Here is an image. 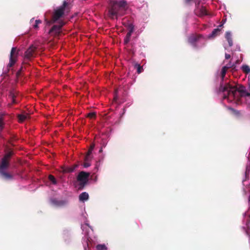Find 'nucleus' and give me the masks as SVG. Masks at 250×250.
I'll return each instance as SVG.
<instances>
[{"mask_svg": "<svg viewBox=\"0 0 250 250\" xmlns=\"http://www.w3.org/2000/svg\"><path fill=\"white\" fill-rule=\"evenodd\" d=\"M219 91L224 93V99H239L243 96H250V93L247 91L245 86L240 85L237 87L231 85L229 83H225V85L221 83Z\"/></svg>", "mask_w": 250, "mask_h": 250, "instance_id": "1", "label": "nucleus"}, {"mask_svg": "<svg viewBox=\"0 0 250 250\" xmlns=\"http://www.w3.org/2000/svg\"><path fill=\"white\" fill-rule=\"evenodd\" d=\"M127 4L125 0H109L107 11V16L112 20L117 19L119 16L125 14Z\"/></svg>", "mask_w": 250, "mask_h": 250, "instance_id": "2", "label": "nucleus"}, {"mask_svg": "<svg viewBox=\"0 0 250 250\" xmlns=\"http://www.w3.org/2000/svg\"><path fill=\"white\" fill-rule=\"evenodd\" d=\"M68 3L66 1H64L62 5L54 10L51 20H47L46 19L45 20L46 24L50 25L62 18L64 15L65 10L68 9Z\"/></svg>", "mask_w": 250, "mask_h": 250, "instance_id": "3", "label": "nucleus"}, {"mask_svg": "<svg viewBox=\"0 0 250 250\" xmlns=\"http://www.w3.org/2000/svg\"><path fill=\"white\" fill-rule=\"evenodd\" d=\"M90 173L82 171L80 172L77 176V179L80 182L79 189H83L88 181V177Z\"/></svg>", "mask_w": 250, "mask_h": 250, "instance_id": "4", "label": "nucleus"}, {"mask_svg": "<svg viewBox=\"0 0 250 250\" xmlns=\"http://www.w3.org/2000/svg\"><path fill=\"white\" fill-rule=\"evenodd\" d=\"M19 50L16 47H12L10 55L9 62L7 65V67H12L17 61V58L19 55Z\"/></svg>", "mask_w": 250, "mask_h": 250, "instance_id": "5", "label": "nucleus"}, {"mask_svg": "<svg viewBox=\"0 0 250 250\" xmlns=\"http://www.w3.org/2000/svg\"><path fill=\"white\" fill-rule=\"evenodd\" d=\"M64 22L61 21L59 24L54 25L49 31V34L55 37L59 36L62 33V28Z\"/></svg>", "mask_w": 250, "mask_h": 250, "instance_id": "6", "label": "nucleus"}, {"mask_svg": "<svg viewBox=\"0 0 250 250\" xmlns=\"http://www.w3.org/2000/svg\"><path fill=\"white\" fill-rule=\"evenodd\" d=\"M36 47L32 45L30 46L24 53V64H28L29 61L34 57V53L36 51Z\"/></svg>", "mask_w": 250, "mask_h": 250, "instance_id": "7", "label": "nucleus"}, {"mask_svg": "<svg viewBox=\"0 0 250 250\" xmlns=\"http://www.w3.org/2000/svg\"><path fill=\"white\" fill-rule=\"evenodd\" d=\"M202 36L201 35L192 34L188 38V42L194 47H196V42L199 41Z\"/></svg>", "mask_w": 250, "mask_h": 250, "instance_id": "8", "label": "nucleus"}, {"mask_svg": "<svg viewBox=\"0 0 250 250\" xmlns=\"http://www.w3.org/2000/svg\"><path fill=\"white\" fill-rule=\"evenodd\" d=\"M51 204L56 207H62L66 204V202L64 200H58L56 198H52L50 200Z\"/></svg>", "mask_w": 250, "mask_h": 250, "instance_id": "9", "label": "nucleus"}, {"mask_svg": "<svg viewBox=\"0 0 250 250\" xmlns=\"http://www.w3.org/2000/svg\"><path fill=\"white\" fill-rule=\"evenodd\" d=\"M9 166V161L4 159H2L0 165V170H6Z\"/></svg>", "mask_w": 250, "mask_h": 250, "instance_id": "10", "label": "nucleus"}, {"mask_svg": "<svg viewBox=\"0 0 250 250\" xmlns=\"http://www.w3.org/2000/svg\"><path fill=\"white\" fill-rule=\"evenodd\" d=\"M0 175L6 180H11L13 179V175L5 171V170H0Z\"/></svg>", "mask_w": 250, "mask_h": 250, "instance_id": "11", "label": "nucleus"}, {"mask_svg": "<svg viewBox=\"0 0 250 250\" xmlns=\"http://www.w3.org/2000/svg\"><path fill=\"white\" fill-rule=\"evenodd\" d=\"M225 38L228 42L229 46H232L233 45V42L231 38V34L230 32L227 31L226 33Z\"/></svg>", "mask_w": 250, "mask_h": 250, "instance_id": "12", "label": "nucleus"}, {"mask_svg": "<svg viewBox=\"0 0 250 250\" xmlns=\"http://www.w3.org/2000/svg\"><path fill=\"white\" fill-rule=\"evenodd\" d=\"M29 117V115L28 113L19 114L18 116L19 122L20 123H22L26 119H27Z\"/></svg>", "mask_w": 250, "mask_h": 250, "instance_id": "13", "label": "nucleus"}, {"mask_svg": "<svg viewBox=\"0 0 250 250\" xmlns=\"http://www.w3.org/2000/svg\"><path fill=\"white\" fill-rule=\"evenodd\" d=\"M89 195L86 192H82L79 195V200L81 201L84 202L88 199Z\"/></svg>", "mask_w": 250, "mask_h": 250, "instance_id": "14", "label": "nucleus"}, {"mask_svg": "<svg viewBox=\"0 0 250 250\" xmlns=\"http://www.w3.org/2000/svg\"><path fill=\"white\" fill-rule=\"evenodd\" d=\"M250 166H247L245 171V179L243 180L242 182L244 183L245 181L249 180L250 179Z\"/></svg>", "mask_w": 250, "mask_h": 250, "instance_id": "15", "label": "nucleus"}, {"mask_svg": "<svg viewBox=\"0 0 250 250\" xmlns=\"http://www.w3.org/2000/svg\"><path fill=\"white\" fill-rule=\"evenodd\" d=\"M221 29L217 28L213 29L211 34L209 36L210 38H214L220 34Z\"/></svg>", "mask_w": 250, "mask_h": 250, "instance_id": "16", "label": "nucleus"}, {"mask_svg": "<svg viewBox=\"0 0 250 250\" xmlns=\"http://www.w3.org/2000/svg\"><path fill=\"white\" fill-rule=\"evenodd\" d=\"M241 69L245 74H248L250 73V67L248 65H243L241 66Z\"/></svg>", "mask_w": 250, "mask_h": 250, "instance_id": "17", "label": "nucleus"}, {"mask_svg": "<svg viewBox=\"0 0 250 250\" xmlns=\"http://www.w3.org/2000/svg\"><path fill=\"white\" fill-rule=\"evenodd\" d=\"M228 70V69H227V68L226 67H223L222 70H221V79H222V81L220 83V84L222 83H223V85H225V84H224V83H223V81H224V79L225 77V75H226V72H227V71Z\"/></svg>", "mask_w": 250, "mask_h": 250, "instance_id": "18", "label": "nucleus"}, {"mask_svg": "<svg viewBox=\"0 0 250 250\" xmlns=\"http://www.w3.org/2000/svg\"><path fill=\"white\" fill-rule=\"evenodd\" d=\"M199 15L200 16H206V15H208V12H207V9L205 8V7H202L201 8V9H200V11H199Z\"/></svg>", "mask_w": 250, "mask_h": 250, "instance_id": "19", "label": "nucleus"}, {"mask_svg": "<svg viewBox=\"0 0 250 250\" xmlns=\"http://www.w3.org/2000/svg\"><path fill=\"white\" fill-rule=\"evenodd\" d=\"M75 168V167H62V171L63 173H69L73 172Z\"/></svg>", "mask_w": 250, "mask_h": 250, "instance_id": "20", "label": "nucleus"}, {"mask_svg": "<svg viewBox=\"0 0 250 250\" xmlns=\"http://www.w3.org/2000/svg\"><path fill=\"white\" fill-rule=\"evenodd\" d=\"M86 158H87V155H86L84 158V162L83 163V167H88L90 166L89 161L91 159V156L89 157L88 159H87Z\"/></svg>", "mask_w": 250, "mask_h": 250, "instance_id": "21", "label": "nucleus"}, {"mask_svg": "<svg viewBox=\"0 0 250 250\" xmlns=\"http://www.w3.org/2000/svg\"><path fill=\"white\" fill-rule=\"evenodd\" d=\"M95 147V144H92L91 145H90V146L86 153V155H87V159H88V157L91 156V154L92 153V151H93L94 148Z\"/></svg>", "mask_w": 250, "mask_h": 250, "instance_id": "22", "label": "nucleus"}, {"mask_svg": "<svg viewBox=\"0 0 250 250\" xmlns=\"http://www.w3.org/2000/svg\"><path fill=\"white\" fill-rule=\"evenodd\" d=\"M131 34H130V33H127L125 38V39H124V44H127L128 43V42H129L130 40V38H131Z\"/></svg>", "mask_w": 250, "mask_h": 250, "instance_id": "23", "label": "nucleus"}, {"mask_svg": "<svg viewBox=\"0 0 250 250\" xmlns=\"http://www.w3.org/2000/svg\"><path fill=\"white\" fill-rule=\"evenodd\" d=\"M134 67L135 68L137 69V72L138 74L141 73L142 72L143 70V67L140 64L137 63H135L134 64Z\"/></svg>", "mask_w": 250, "mask_h": 250, "instance_id": "24", "label": "nucleus"}, {"mask_svg": "<svg viewBox=\"0 0 250 250\" xmlns=\"http://www.w3.org/2000/svg\"><path fill=\"white\" fill-rule=\"evenodd\" d=\"M12 155H13L12 151H10V152L7 153L2 158L9 161V160Z\"/></svg>", "mask_w": 250, "mask_h": 250, "instance_id": "25", "label": "nucleus"}, {"mask_svg": "<svg viewBox=\"0 0 250 250\" xmlns=\"http://www.w3.org/2000/svg\"><path fill=\"white\" fill-rule=\"evenodd\" d=\"M10 97L12 99L13 104H17V102L16 100V96L13 92H11L9 95Z\"/></svg>", "mask_w": 250, "mask_h": 250, "instance_id": "26", "label": "nucleus"}, {"mask_svg": "<svg viewBox=\"0 0 250 250\" xmlns=\"http://www.w3.org/2000/svg\"><path fill=\"white\" fill-rule=\"evenodd\" d=\"M96 249L97 250H105L107 248L104 245L99 244L96 246Z\"/></svg>", "mask_w": 250, "mask_h": 250, "instance_id": "27", "label": "nucleus"}, {"mask_svg": "<svg viewBox=\"0 0 250 250\" xmlns=\"http://www.w3.org/2000/svg\"><path fill=\"white\" fill-rule=\"evenodd\" d=\"M48 178L49 180L51 181L53 184L55 185L57 184V180H56L55 177L52 175H49Z\"/></svg>", "mask_w": 250, "mask_h": 250, "instance_id": "28", "label": "nucleus"}, {"mask_svg": "<svg viewBox=\"0 0 250 250\" xmlns=\"http://www.w3.org/2000/svg\"><path fill=\"white\" fill-rule=\"evenodd\" d=\"M96 114L95 112H90L87 114L86 117L90 119H95L96 118Z\"/></svg>", "mask_w": 250, "mask_h": 250, "instance_id": "29", "label": "nucleus"}, {"mask_svg": "<svg viewBox=\"0 0 250 250\" xmlns=\"http://www.w3.org/2000/svg\"><path fill=\"white\" fill-rule=\"evenodd\" d=\"M128 32L127 33H130V34H132L134 30V25L131 23L129 24L128 26Z\"/></svg>", "mask_w": 250, "mask_h": 250, "instance_id": "30", "label": "nucleus"}, {"mask_svg": "<svg viewBox=\"0 0 250 250\" xmlns=\"http://www.w3.org/2000/svg\"><path fill=\"white\" fill-rule=\"evenodd\" d=\"M224 67H226L227 68V69H228L229 68H233V67H235V66L234 65V64L233 63H232L231 62H229L227 64L226 66H225Z\"/></svg>", "mask_w": 250, "mask_h": 250, "instance_id": "31", "label": "nucleus"}, {"mask_svg": "<svg viewBox=\"0 0 250 250\" xmlns=\"http://www.w3.org/2000/svg\"><path fill=\"white\" fill-rule=\"evenodd\" d=\"M246 188L248 189V190H246V189L244 188L243 192L244 194L246 195L248 192H250V184H249L247 187Z\"/></svg>", "mask_w": 250, "mask_h": 250, "instance_id": "32", "label": "nucleus"}, {"mask_svg": "<svg viewBox=\"0 0 250 250\" xmlns=\"http://www.w3.org/2000/svg\"><path fill=\"white\" fill-rule=\"evenodd\" d=\"M41 23V21L37 20L35 21V24L33 25L34 28H37L38 27V24Z\"/></svg>", "mask_w": 250, "mask_h": 250, "instance_id": "33", "label": "nucleus"}, {"mask_svg": "<svg viewBox=\"0 0 250 250\" xmlns=\"http://www.w3.org/2000/svg\"><path fill=\"white\" fill-rule=\"evenodd\" d=\"M232 111V112L236 116H239L240 115V111H238V110H236L234 109H231Z\"/></svg>", "mask_w": 250, "mask_h": 250, "instance_id": "34", "label": "nucleus"}, {"mask_svg": "<svg viewBox=\"0 0 250 250\" xmlns=\"http://www.w3.org/2000/svg\"><path fill=\"white\" fill-rule=\"evenodd\" d=\"M4 127V123L2 118H0V129L2 130Z\"/></svg>", "mask_w": 250, "mask_h": 250, "instance_id": "35", "label": "nucleus"}, {"mask_svg": "<svg viewBox=\"0 0 250 250\" xmlns=\"http://www.w3.org/2000/svg\"><path fill=\"white\" fill-rule=\"evenodd\" d=\"M22 70V67H21V68L20 69V70H19L16 73V75L17 76H19L21 75Z\"/></svg>", "mask_w": 250, "mask_h": 250, "instance_id": "36", "label": "nucleus"}, {"mask_svg": "<svg viewBox=\"0 0 250 250\" xmlns=\"http://www.w3.org/2000/svg\"><path fill=\"white\" fill-rule=\"evenodd\" d=\"M243 229L245 231L246 233L250 237V233L249 232L248 229L245 227H243Z\"/></svg>", "mask_w": 250, "mask_h": 250, "instance_id": "37", "label": "nucleus"}, {"mask_svg": "<svg viewBox=\"0 0 250 250\" xmlns=\"http://www.w3.org/2000/svg\"><path fill=\"white\" fill-rule=\"evenodd\" d=\"M225 58H226V59H230V55L229 54L226 53L225 54Z\"/></svg>", "mask_w": 250, "mask_h": 250, "instance_id": "38", "label": "nucleus"}, {"mask_svg": "<svg viewBox=\"0 0 250 250\" xmlns=\"http://www.w3.org/2000/svg\"><path fill=\"white\" fill-rule=\"evenodd\" d=\"M249 223H250V221L247 220V222H246V226H247L248 229L249 228Z\"/></svg>", "mask_w": 250, "mask_h": 250, "instance_id": "39", "label": "nucleus"}, {"mask_svg": "<svg viewBox=\"0 0 250 250\" xmlns=\"http://www.w3.org/2000/svg\"><path fill=\"white\" fill-rule=\"evenodd\" d=\"M192 0H185V2L187 4H188Z\"/></svg>", "mask_w": 250, "mask_h": 250, "instance_id": "40", "label": "nucleus"}, {"mask_svg": "<svg viewBox=\"0 0 250 250\" xmlns=\"http://www.w3.org/2000/svg\"><path fill=\"white\" fill-rule=\"evenodd\" d=\"M249 204H250V195L249 196Z\"/></svg>", "mask_w": 250, "mask_h": 250, "instance_id": "41", "label": "nucleus"}, {"mask_svg": "<svg viewBox=\"0 0 250 250\" xmlns=\"http://www.w3.org/2000/svg\"><path fill=\"white\" fill-rule=\"evenodd\" d=\"M102 151H103V150H102V148H101L100 149L99 152H102Z\"/></svg>", "mask_w": 250, "mask_h": 250, "instance_id": "42", "label": "nucleus"}, {"mask_svg": "<svg viewBox=\"0 0 250 250\" xmlns=\"http://www.w3.org/2000/svg\"><path fill=\"white\" fill-rule=\"evenodd\" d=\"M236 63H239V61H238V60H237V61L236 62Z\"/></svg>", "mask_w": 250, "mask_h": 250, "instance_id": "43", "label": "nucleus"}, {"mask_svg": "<svg viewBox=\"0 0 250 250\" xmlns=\"http://www.w3.org/2000/svg\"><path fill=\"white\" fill-rule=\"evenodd\" d=\"M223 26V25H222V24H221V25H219V26H220V27H221V26Z\"/></svg>", "mask_w": 250, "mask_h": 250, "instance_id": "44", "label": "nucleus"}]
</instances>
